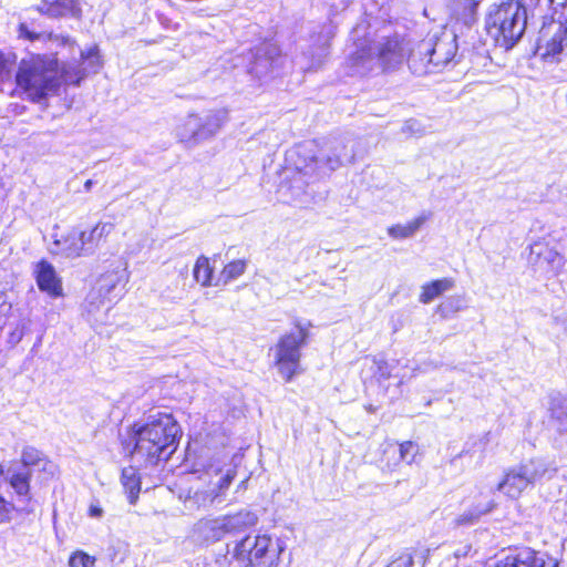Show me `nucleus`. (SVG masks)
I'll list each match as a JSON object with an SVG mask.
<instances>
[{"mask_svg": "<svg viewBox=\"0 0 567 567\" xmlns=\"http://www.w3.org/2000/svg\"><path fill=\"white\" fill-rule=\"evenodd\" d=\"M68 73L66 69L60 68L56 54L31 53L17 63L12 74L13 86L8 95L33 104L44 103L49 97L59 95L63 84L80 83L82 76L69 81Z\"/></svg>", "mask_w": 567, "mask_h": 567, "instance_id": "nucleus-1", "label": "nucleus"}, {"mask_svg": "<svg viewBox=\"0 0 567 567\" xmlns=\"http://www.w3.org/2000/svg\"><path fill=\"white\" fill-rule=\"evenodd\" d=\"M181 426L172 414H151L145 423H135L120 432L123 451L137 455L150 464L168 460L177 446Z\"/></svg>", "mask_w": 567, "mask_h": 567, "instance_id": "nucleus-2", "label": "nucleus"}, {"mask_svg": "<svg viewBox=\"0 0 567 567\" xmlns=\"http://www.w3.org/2000/svg\"><path fill=\"white\" fill-rule=\"evenodd\" d=\"M197 484L192 486L184 497V507L188 512L206 509L225 501L226 493L236 476V468L228 463L226 455H214L195 468Z\"/></svg>", "mask_w": 567, "mask_h": 567, "instance_id": "nucleus-3", "label": "nucleus"}, {"mask_svg": "<svg viewBox=\"0 0 567 567\" xmlns=\"http://www.w3.org/2000/svg\"><path fill=\"white\" fill-rule=\"evenodd\" d=\"M286 548L266 534H249L227 544L226 553L216 557L218 567H289Z\"/></svg>", "mask_w": 567, "mask_h": 567, "instance_id": "nucleus-4", "label": "nucleus"}, {"mask_svg": "<svg viewBox=\"0 0 567 567\" xmlns=\"http://www.w3.org/2000/svg\"><path fill=\"white\" fill-rule=\"evenodd\" d=\"M485 28L496 47L512 49L526 28V9L518 0L496 6L487 16Z\"/></svg>", "mask_w": 567, "mask_h": 567, "instance_id": "nucleus-5", "label": "nucleus"}, {"mask_svg": "<svg viewBox=\"0 0 567 567\" xmlns=\"http://www.w3.org/2000/svg\"><path fill=\"white\" fill-rule=\"evenodd\" d=\"M114 229L115 225L111 221H97L87 230L74 227L54 243L66 257L89 256L106 243Z\"/></svg>", "mask_w": 567, "mask_h": 567, "instance_id": "nucleus-6", "label": "nucleus"}, {"mask_svg": "<svg viewBox=\"0 0 567 567\" xmlns=\"http://www.w3.org/2000/svg\"><path fill=\"white\" fill-rule=\"evenodd\" d=\"M257 520V515L247 509L235 514L208 516L194 525L193 534L200 542L216 543L229 534L254 526Z\"/></svg>", "mask_w": 567, "mask_h": 567, "instance_id": "nucleus-7", "label": "nucleus"}, {"mask_svg": "<svg viewBox=\"0 0 567 567\" xmlns=\"http://www.w3.org/2000/svg\"><path fill=\"white\" fill-rule=\"evenodd\" d=\"M548 472L543 460H529L505 472L504 478L498 483L497 489L511 498H517L525 489L533 486Z\"/></svg>", "mask_w": 567, "mask_h": 567, "instance_id": "nucleus-8", "label": "nucleus"}, {"mask_svg": "<svg viewBox=\"0 0 567 567\" xmlns=\"http://www.w3.org/2000/svg\"><path fill=\"white\" fill-rule=\"evenodd\" d=\"M374 55L382 73L396 71L408 59L403 41L396 35L384 38Z\"/></svg>", "mask_w": 567, "mask_h": 567, "instance_id": "nucleus-9", "label": "nucleus"}, {"mask_svg": "<svg viewBox=\"0 0 567 567\" xmlns=\"http://www.w3.org/2000/svg\"><path fill=\"white\" fill-rule=\"evenodd\" d=\"M494 567H559V563L546 551L524 547L509 553L499 559Z\"/></svg>", "mask_w": 567, "mask_h": 567, "instance_id": "nucleus-10", "label": "nucleus"}, {"mask_svg": "<svg viewBox=\"0 0 567 567\" xmlns=\"http://www.w3.org/2000/svg\"><path fill=\"white\" fill-rule=\"evenodd\" d=\"M310 328V322L296 320L292 329L279 338L277 342L278 354L298 353L309 342Z\"/></svg>", "mask_w": 567, "mask_h": 567, "instance_id": "nucleus-11", "label": "nucleus"}, {"mask_svg": "<svg viewBox=\"0 0 567 567\" xmlns=\"http://www.w3.org/2000/svg\"><path fill=\"white\" fill-rule=\"evenodd\" d=\"M30 478L31 473L25 468H18V465H11L7 471H3V480L12 488L14 495L18 497V502L23 504L20 511L27 513L31 512L27 508V505L31 501Z\"/></svg>", "mask_w": 567, "mask_h": 567, "instance_id": "nucleus-12", "label": "nucleus"}, {"mask_svg": "<svg viewBox=\"0 0 567 567\" xmlns=\"http://www.w3.org/2000/svg\"><path fill=\"white\" fill-rule=\"evenodd\" d=\"M34 279L40 291L45 292L51 298L63 296V286L61 278L56 275L54 267L45 259L37 264Z\"/></svg>", "mask_w": 567, "mask_h": 567, "instance_id": "nucleus-13", "label": "nucleus"}, {"mask_svg": "<svg viewBox=\"0 0 567 567\" xmlns=\"http://www.w3.org/2000/svg\"><path fill=\"white\" fill-rule=\"evenodd\" d=\"M125 284L126 279L122 274L116 271H106L97 278L95 286L93 287L95 298L101 302L104 300L112 301L114 299H118Z\"/></svg>", "mask_w": 567, "mask_h": 567, "instance_id": "nucleus-14", "label": "nucleus"}, {"mask_svg": "<svg viewBox=\"0 0 567 567\" xmlns=\"http://www.w3.org/2000/svg\"><path fill=\"white\" fill-rule=\"evenodd\" d=\"M535 264L546 271L557 274L564 265L563 256L548 243L536 241L532 246Z\"/></svg>", "mask_w": 567, "mask_h": 567, "instance_id": "nucleus-15", "label": "nucleus"}, {"mask_svg": "<svg viewBox=\"0 0 567 567\" xmlns=\"http://www.w3.org/2000/svg\"><path fill=\"white\" fill-rule=\"evenodd\" d=\"M37 11L43 16L61 18L65 16L80 17L81 8L78 0H41Z\"/></svg>", "mask_w": 567, "mask_h": 567, "instance_id": "nucleus-16", "label": "nucleus"}, {"mask_svg": "<svg viewBox=\"0 0 567 567\" xmlns=\"http://www.w3.org/2000/svg\"><path fill=\"white\" fill-rule=\"evenodd\" d=\"M21 466L18 468H25L30 473L34 470L48 472L52 474L53 464L44 457V455L37 449L32 446H27L23 449L21 454Z\"/></svg>", "mask_w": 567, "mask_h": 567, "instance_id": "nucleus-17", "label": "nucleus"}, {"mask_svg": "<svg viewBox=\"0 0 567 567\" xmlns=\"http://www.w3.org/2000/svg\"><path fill=\"white\" fill-rule=\"evenodd\" d=\"M454 285V279L449 277L434 279L432 281L425 282L421 287L419 301L423 305H427L435 298L444 293L445 291L452 289Z\"/></svg>", "mask_w": 567, "mask_h": 567, "instance_id": "nucleus-18", "label": "nucleus"}, {"mask_svg": "<svg viewBox=\"0 0 567 567\" xmlns=\"http://www.w3.org/2000/svg\"><path fill=\"white\" fill-rule=\"evenodd\" d=\"M121 482L127 493L128 502L134 504L141 491V480L137 470L133 466L124 467L122 470Z\"/></svg>", "mask_w": 567, "mask_h": 567, "instance_id": "nucleus-19", "label": "nucleus"}, {"mask_svg": "<svg viewBox=\"0 0 567 567\" xmlns=\"http://www.w3.org/2000/svg\"><path fill=\"white\" fill-rule=\"evenodd\" d=\"M193 277L196 282L203 287H210L214 278V267L207 256L200 255L196 258Z\"/></svg>", "mask_w": 567, "mask_h": 567, "instance_id": "nucleus-20", "label": "nucleus"}, {"mask_svg": "<svg viewBox=\"0 0 567 567\" xmlns=\"http://www.w3.org/2000/svg\"><path fill=\"white\" fill-rule=\"evenodd\" d=\"M567 47V27L558 22L557 29L553 35L546 41L544 56H556Z\"/></svg>", "mask_w": 567, "mask_h": 567, "instance_id": "nucleus-21", "label": "nucleus"}, {"mask_svg": "<svg viewBox=\"0 0 567 567\" xmlns=\"http://www.w3.org/2000/svg\"><path fill=\"white\" fill-rule=\"evenodd\" d=\"M425 220L426 216H419L406 224H394L388 228V234L393 239H405L413 236Z\"/></svg>", "mask_w": 567, "mask_h": 567, "instance_id": "nucleus-22", "label": "nucleus"}, {"mask_svg": "<svg viewBox=\"0 0 567 567\" xmlns=\"http://www.w3.org/2000/svg\"><path fill=\"white\" fill-rule=\"evenodd\" d=\"M16 65L17 56L14 54H7L0 50V92H4L6 86L12 82Z\"/></svg>", "mask_w": 567, "mask_h": 567, "instance_id": "nucleus-23", "label": "nucleus"}, {"mask_svg": "<svg viewBox=\"0 0 567 567\" xmlns=\"http://www.w3.org/2000/svg\"><path fill=\"white\" fill-rule=\"evenodd\" d=\"M247 261L245 259H234L227 262L219 272L218 282L227 285L239 278L246 270Z\"/></svg>", "mask_w": 567, "mask_h": 567, "instance_id": "nucleus-24", "label": "nucleus"}, {"mask_svg": "<svg viewBox=\"0 0 567 567\" xmlns=\"http://www.w3.org/2000/svg\"><path fill=\"white\" fill-rule=\"evenodd\" d=\"M275 365L285 381L292 380L301 372L299 357H278Z\"/></svg>", "mask_w": 567, "mask_h": 567, "instance_id": "nucleus-25", "label": "nucleus"}, {"mask_svg": "<svg viewBox=\"0 0 567 567\" xmlns=\"http://www.w3.org/2000/svg\"><path fill=\"white\" fill-rule=\"evenodd\" d=\"M495 507V503L493 501L488 502L484 507L475 506L474 508H471L468 511H465L463 514H461L456 518V525L463 526V525H473L478 520V518L489 513Z\"/></svg>", "mask_w": 567, "mask_h": 567, "instance_id": "nucleus-26", "label": "nucleus"}, {"mask_svg": "<svg viewBox=\"0 0 567 567\" xmlns=\"http://www.w3.org/2000/svg\"><path fill=\"white\" fill-rule=\"evenodd\" d=\"M371 59L372 52L370 47H361L348 56V66L351 70L357 71L360 68H363L365 62L370 61Z\"/></svg>", "mask_w": 567, "mask_h": 567, "instance_id": "nucleus-27", "label": "nucleus"}, {"mask_svg": "<svg viewBox=\"0 0 567 567\" xmlns=\"http://www.w3.org/2000/svg\"><path fill=\"white\" fill-rule=\"evenodd\" d=\"M400 460L406 464H412L416 461L419 454V445L412 441H404L399 445Z\"/></svg>", "mask_w": 567, "mask_h": 567, "instance_id": "nucleus-28", "label": "nucleus"}, {"mask_svg": "<svg viewBox=\"0 0 567 567\" xmlns=\"http://www.w3.org/2000/svg\"><path fill=\"white\" fill-rule=\"evenodd\" d=\"M95 558L84 551H75L69 559L70 567H93Z\"/></svg>", "mask_w": 567, "mask_h": 567, "instance_id": "nucleus-29", "label": "nucleus"}, {"mask_svg": "<svg viewBox=\"0 0 567 567\" xmlns=\"http://www.w3.org/2000/svg\"><path fill=\"white\" fill-rule=\"evenodd\" d=\"M442 42H436L431 49L426 51V54H429L427 63L440 66L449 61V58L442 53Z\"/></svg>", "mask_w": 567, "mask_h": 567, "instance_id": "nucleus-30", "label": "nucleus"}, {"mask_svg": "<svg viewBox=\"0 0 567 567\" xmlns=\"http://www.w3.org/2000/svg\"><path fill=\"white\" fill-rule=\"evenodd\" d=\"M16 506L0 495V524L10 522Z\"/></svg>", "mask_w": 567, "mask_h": 567, "instance_id": "nucleus-31", "label": "nucleus"}, {"mask_svg": "<svg viewBox=\"0 0 567 567\" xmlns=\"http://www.w3.org/2000/svg\"><path fill=\"white\" fill-rule=\"evenodd\" d=\"M18 33L19 38L23 40H28L30 42H34L41 38V33L34 32L29 29V27L25 23H19L18 25Z\"/></svg>", "mask_w": 567, "mask_h": 567, "instance_id": "nucleus-32", "label": "nucleus"}, {"mask_svg": "<svg viewBox=\"0 0 567 567\" xmlns=\"http://www.w3.org/2000/svg\"><path fill=\"white\" fill-rule=\"evenodd\" d=\"M103 514H104V509L102 508L100 502L96 499L92 501L90 503V506L87 509V515L91 518L100 519V518H102Z\"/></svg>", "mask_w": 567, "mask_h": 567, "instance_id": "nucleus-33", "label": "nucleus"}, {"mask_svg": "<svg viewBox=\"0 0 567 567\" xmlns=\"http://www.w3.org/2000/svg\"><path fill=\"white\" fill-rule=\"evenodd\" d=\"M553 414L561 420L563 425L567 426V398L564 399L561 408L553 410Z\"/></svg>", "mask_w": 567, "mask_h": 567, "instance_id": "nucleus-34", "label": "nucleus"}, {"mask_svg": "<svg viewBox=\"0 0 567 567\" xmlns=\"http://www.w3.org/2000/svg\"><path fill=\"white\" fill-rule=\"evenodd\" d=\"M80 56L82 60H86L92 56L99 58V49L96 45H94L85 51H82Z\"/></svg>", "mask_w": 567, "mask_h": 567, "instance_id": "nucleus-35", "label": "nucleus"}, {"mask_svg": "<svg viewBox=\"0 0 567 567\" xmlns=\"http://www.w3.org/2000/svg\"><path fill=\"white\" fill-rule=\"evenodd\" d=\"M384 357H380V360H375V364H378V368H379V372H380V377L382 378H389L391 377V371H388L385 369H383L382 364L384 363Z\"/></svg>", "mask_w": 567, "mask_h": 567, "instance_id": "nucleus-36", "label": "nucleus"}, {"mask_svg": "<svg viewBox=\"0 0 567 567\" xmlns=\"http://www.w3.org/2000/svg\"><path fill=\"white\" fill-rule=\"evenodd\" d=\"M412 566V557H409L405 561H395L389 565L388 567H411Z\"/></svg>", "mask_w": 567, "mask_h": 567, "instance_id": "nucleus-37", "label": "nucleus"}, {"mask_svg": "<svg viewBox=\"0 0 567 567\" xmlns=\"http://www.w3.org/2000/svg\"><path fill=\"white\" fill-rule=\"evenodd\" d=\"M92 185H93L92 179H87V181H85V183H84V189H85L86 192H89V190L92 188Z\"/></svg>", "mask_w": 567, "mask_h": 567, "instance_id": "nucleus-38", "label": "nucleus"}, {"mask_svg": "<svg viewBox=\"0 0 567 567\" xmlns=\"http://www.w3.org/2000/svg\"><path fill=\"white\" fill-rule=\"evenodd\" d=\"M45 38L48 40H52V39H55L56 37L52 32H49V33L45 34Z\"/></svg>", "mask_w": 567, "mask_h": 567, "instance_id": "nucleus-39", "label": "nucleus"}, {"mask_svg": "<svg viewBox=\"0 0 567 567\" xmlns=\"http://www.w3.org/2000/svg\"><path fill=\"white\" fill-rule=\"evenodd\" d=\"M468 4H470V7H471V9H472V10H474V9H475V7H476V3H475L474 1L468 2Z\"/></svg>", "mask_w": 567, "mask_h": 567, "instance_id": "nucleus-40", "label": "nucleus"}, {"mask_svg": "<svg viewBox=\"0 0 567 567\" xmlns=\"http://www.w3.org/2000/svg\"><path fill=\"white\" fill-rule=\"evenodd\" d=\"M62 42H63V43H66V42H68V37H63V38H62Z\"/></svg>", "mask_w": 567, "mask_h": 567, "instance_id": "nucleus-41", "label": "nucleus"}, {"mask_svg": "<svg viewBox=\"0 0 567 567\" xmlns=\"http://www.w3.org/2000/svg\"><path fill=\"white\" fill-rule=\"evenodd\" d=\"M1 475L3 476V468H2V466L0 465V476H1Z\"/></svg>", "mask_w": 567, "mask_h": 567, "instance_id": "nucleus-42", "label": "nucleus"}, {"mask_svg": "<svg viewBox=\"0 0 567 567\" xmlns=\"http://www.w3.org/2000/svg\"><path fill=\"white\" fill-rule=\"evenodd\" d=\"M550 2H553L554 0H549Z\"/></svg>", "mask_w": 567, "mask_h": 567, "instance_id": "nucleus-43", "label": "nucleus"}]
</instances>
